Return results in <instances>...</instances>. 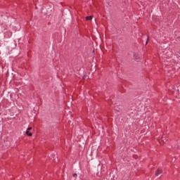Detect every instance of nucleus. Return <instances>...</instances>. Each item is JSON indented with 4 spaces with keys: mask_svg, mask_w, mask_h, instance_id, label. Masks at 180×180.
<instances>
[{
    "mask_svg": "<svg viewBox=\"0 0 180 180\" xmlns=\"http://www.w3.org/2000/svg\"><path fill=\"white\" fill-rule=\"evenodd\" d=\"M30 130H32V127H29L25 131V134H27L29 137H32V136H33V134L30 132Z\"/></svg>",
    "mask_w": 180,
    "mask_h": 180,
    "instance_id": "nucleus-1",
    "label": "nucleus"
},
{
    "mask_svg": "<svg viewBox=\"0 0 180 180\" xmlns=\"http://www.w3.org/2000/svg\"><path fill=\"white\" fill-rule=\"evenodd\" d=\"M148 41V40H147V41H146V44H147Z\"/></svg>",
    "mask_w": 180,
    "mask_h": 180,
    "instance_id": "nucleus-7",
    "label": "nucleus"
},
{
    "mask_svg": "<svg viewBox=\"0 0 180 180\" xmlns=\"http://www.w3.org/2000/svg\"><path fill=\"white\" fill-rule=\"evenodd\" d=\"M178 53H179V54H180V49H179V50Z\"/></svg>",
    "mask_w": 180,
    "mask_h": 180,
    "instance_id": "nucleus-6",
    "label": "nucleus"
},
{
    "mask_svg": "<svg viewBox=\"0 0 180 180\" xmlns=\"http://www.w3.org/2000/svg\"><path fill=\"white\" fill-rule=\"evenodd\" d=\"M162 172V171L160 169H158V170H156L155 172L156 176H158V175H160V174H161Z\"/></svg>",
    "mask_w": 180,
    "mask_h": 180,
    "instance_id": "nucleus-3",
    "label": "nucleus"
},
{
    "mask_svg": "<svg viewBox=\"0 0 180 180\" xmlns=\"http://www.w3.org/2000/svg\"><path fill=\"white\" fill-rule=\"evenodd\" d=\"M73 177H74V178H77V174H75V173L73 174Z\"/></svg>",
    "mask_w": 180,
    "mask_h": 180,
    "instance_id": "nucleus-5",
    "label": "nucleus"
},
{
    "mask_svg": "<svg viewBox=\"0 0 180 180\" xmlns=\"http://www.w3.org/2000/svg\"><path fill=\"white\" fill-rule=\"evenodd\" d=\"M161 141L163 143H167V141H168V138L166 136V135H163L161 138Z\"/></svg>",
    "mask_w": 180,
    "mask_h": 180,
    "instance_id": "nucleus-2",
    "label": "nucleus"
},
{
    "mask_svg": "<svg viewBox=\"0 0 180 180\" xmlns=\"http://www.w3.org/2000/svg\"><path fill=\"white\" fill-rule=\"evenodd\" d=\"M86 20H92V16H87L86 18Z\"/></svg>",
    "mask_w": 180,
    "mask_h": 180,
    "instance_id": "nucleus-4",
    "label": "nucleus"
}]
</instances>
